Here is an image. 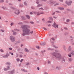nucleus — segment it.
<instances>
[{
	"instance_id": "nucleus-1",
	"label": "nucleus",
	"mask_w": 74,
	"mask_h": 74,
	"mask_svg": "<svg viewBox=\"0 0 74 74\" xmlns=\"http://www.w3.org/2000/svg\"><path fill=\"white\" fill-rule=\"evenodd\" d=\"M22 28L23 29V35L24 36L25 34L29 35L31 34H33V31H30V30L28 29V28H30V27L29 26L27 25H23L22 26Z\"/></svg>"
},
{
	"instance_id": "nucleus-2",
	"label": "nucleus",
	"mask_w": 74,
	"mask_h": 74,
	"mask_svg": "<svg viewBox=\"0 0 74 74\" xmlns=\"http://www.w3.org/2000/svg\"><path fill=\"white\" fill-rule=\"evenodd\" d=\"M53 55L55 56L56 58L58 59H60L61 58V55L59 53H54L53 54Z\"/></svg>"
},
{
	"instance_id": "nucleus-3",
	"label": "nucleus",
	"mask_w": 74,
	"mask_h": 74,
	"mask_svg": "<svg viewBox=\"0 0 74 74\" xmlns=\"http://www.w3.org/2000/svg\"><path fill=\"white\" fill-rule=\"evenodd\" d=\"M68 51H72L71 52V54L72 56H73L74 55V51L72 50V49H71V46H69V48L68 49Z\"/></svg>"
},
{
	"instance_id": "nucleus-4",
	"label": "nucleus",
	"mask_w": 74,
	"mask_h": 74,
	"mask_svg": "<svg viewBox=\"0 0 74 74\" xmlns=\"http://www.w3.org/2000/svg\"><path fill=\"white\" fill-rule=\"evenodd\" d=\"M10 39L12 42H13L15 41V38L12 36H10Z\"/></svg>"
},
{
	"instance_id": "nucleus-5",
	"label": "nucleus",
	"mask_w": 74,
	"mask_h": 74,
	"mask_svg": "<svg viewBox=\"0 0 74 74\" xmlns=\"http://www.w3.org/2000/svg\"><path fill=\"white\" fill-rule=\"evenodd\" d=\"M15 14H19L20 12L18 10H16L14 12Z\"/></svg>"
},
{
	"instance_id": "nucleus-6",
	"label": "nucleus",
	"mask_w": 74,
	"mask_h": 74,
	"mask_svg": "<svg viewBox=\"0 0 74 74\" xmlns=\"http://www.w3.org/2000/svg\"><path fill=\"white\" fill-rule=\"evenodd\" d=\"M66 3L68 5H70L71 4V3H72V2L71 1H70V2L66 1Z\"/></svg>"
},
{
	"instance_id": "nucleus-7",
	"label": "nucleus",
	"mask_w": 74,
	"mask_h": 74,
	"mask_svg": "<svg viewBox=\"0 0 74 74\" xmlns=\"http://www.w3.org/2000/svg\"><path fill=\"white\" fill-rule=\"evenodd\" d=\"M44 14L43 12H42V13H40L39 12H38V14H37V16H39L40 15V14Z\"/></svg>"
},
{
	"instance_id": "nucleus-8",
	"label": "nucleus",
	"mask_w": 74,
	"mask_h": 74,
	"mask_svg": "<svg viewBox=\"0 0 74 74\" xmlns=\"http://www.w3.org/2000/svg\"><path fill=\"white\" fill-rule=\"evenodd\" d=\"M9 69H10L9 66H8V67H7V69H6V68H5V69H4V70L5 71H6L7 70Z\"/></svg>"
},
{
	"instance_id": "nucleus-9",
	"label": "nucleus",
	"mask_w": 74,
	"mask_h": 74,
	"mask_svg": "<svg viewBox=\"0 0 74 74\" xmlns=\"http://www.w3.org/2000/svg\"><path fill=\"white\" fill-rule=\"evenodd\" d=\"M69 62H72L73 60V59L72 58H70L69 59Z\"/></svg>"
},
{
	"instance_id": "nucleus-10",
	"label": "nucleus",
	"mask_w": 74,
	"mask_h": 74,
	"mask_svg": "<svg viewBox=\"0 0 74 74\" xmlns=\"http://www.w3.org/2000/svg\"><path fill=\"white\" fill-rule=\"evenodd\" d=\"M9 56V54H7L5 56H3L4 58H8V56Z\"/></svg>"
},
{
	"instance_id": "nucleus-11",
	"label": "nucleus",
	"mask_w": 74,
	"mask_h": 74,
	"mask_svg": "<svg viewBox=\"0 0 74 74\" xmlns=\"http://www.w3.org/2000/svg\"><path fill=\"white\" fill-rule=\"evenodd\" d=\"M56 23H54V24H53V27L56 28Z\"/></svg>"
},
{
	"instance_id": "nucleus-12",
	"label": "nucleus",
	"mask_w": 74,
	"mask_h": 74,
	"mask_svg": "<svg viewBox=\"0 0 74 74\" xmlns=\"http://www.w3.org/2000/svg\"><path fill=\"white\" fill-rule=\"evenodd\" d=\"M22 71H24L25 72H27V70H24V69H21Z\"/></svg>"
},
{
	"instance_id": "nucleus-13",
	"label": "nucleus",
	"mask_w": 74,
	"mask_h": 74,
	"mask_svg": "<svg viewBox=\"0 0 74 74\" xmlns=\"http://www.w3.org/2000/svg\"><path fill=\"white\" fill-rule=\"evenodd\" d=\"M26 16V17H27V18H28V19H29L30 18V16L29 15H27Z\"/></svg>"
},
{
	"instance_id": "nucleus-14",
	"label": "nucleus",
	"mask_w": 74,
	"mask_h": 74,
	"mask_svg": "<svg viewBox=\"0 0 74 74\" xmlns=\"http://www.w3.org/2000/svg\"><path fill=\"white\" fill-rule=\"evenodd\" d=\"M59 9H60L61 10H63L64 8H59Z\"/></svg>"
},
{
	"instance_id": "nucleus-15",
	"label": "nucleus",
	"mask_w": 74,
	"mask_h": 74,
	"mask_svg": "<svg viewBox=\"0 0 74 74\" xmlns=\"http://www.w3.org/2000/svg\"><path fill=\"white\" fill-rule=\"evenodd\" d=\"M25 52H29V50H28V49H25Z\"/></svg>"
},
{
	"instance_id": "nucleus-16",
	"label": "nucleus",
	"mask_w": 74,
	"mask_h": 74,
	"mask_svg": "<svg viewBox=\"0 0 74 74\" xmlns=\"http://www.w3.org/2000/svg\"><path fill=\"white\" fill-rule=\"evenodd\" d=\"M46 43H45L41 44V45L42 46H43L44 45H46Z\"/></svg>"
},
{
	"instance_id": "nucleus-17",
	"label": "nucleus",
	"mask_w": 74,
	"mask_h": 74,
	"mask_svg": "<svg viewBox=\"0 0 74 74\" xmlns=\"http://www.w3.org/2000/svg\"><path fill=\"white\" fill-rule=\"evenodd\" d=\"M49 19L50 20H53V19L51 17H49Z\"/></svg>"
},
{
	"instance_id": "nucleus-18",
	"label": "nucleus",
	"mask_w": 74,
	"mask_h": 74,
	"mask_svg": "<svg viewBox=\"0 0 74 74\" xmlns=\"http://www.w3.org/2000/svg\"><path fill=\"white\" fill-rule=\"evenodd\" d=\"M39 10H44V9H43V8H39Z\"/></svg>"
},
{
	"instance_id": "nucleus-19",
	"label": "nucleus",
	"mask_w": 74,
	"mask_h": 74,
	"mask_svg": "<svg viewBox=\"0 0 74 74\" xmlns=\"http://www.w3.org/2000/svg\"><path fill=\"white\" fill-rule=\"evenodd\" d=\"M14 72V70H13L12 71L11 73H10V74H12Z\"/></svg>"
},
{
	"instance_id": "nucleus-20",
	"label": "nucleus",
	"mask_w": 74,
	"mask_h": 74,
	"mask_svg": "<svg viewBox=\"0 0 74 74\" xmlns=\"http://www.w3.org/2000/svg\"><path fill=\"white\" fill-rule=\"evenodd\" d=\"M42 6V5H38L37 7H40V6Z\"/></svg>"
},
{
	"instance_id": "nucleus-21",
	"label": "nucleus",
	"mask_w": 74,
	"mask_h": 74,
	"mask_svg": "<svg viewBox=\"0 0 74 74\" xmlns=\"http://www.w3.org/2000/svg\"><path fill=\"white\" fill-rule=\"evenodd\" d=\"M16 34V32H13V34L14 35H15Z\"/></svg>"
},
{
	"instance_id": "nucleus-22",
	"label": "nucleus",
	"mask_w": 74,
	"mask_h": 74,
	"mask_svg": "<svg viewBox=\"0 0 74 74\" xmlns=\"http://www.w3.org/2000/svg\"><path fill=\"white\" fill-rule=\"evenodd\" d=\"M68 56L70 57H71L72 56L71 54H68Z\"/></svg>"
},
{
	"instance_id": "nucleus-23",
	"label": "nucleus",
	"mask_w": 74,
	"mask_h": 74,
	"mask_svg": "<svg viewBox=\"0 0 74 74\" xmlns=\"http://www.w3.org/2000/svg\"><path fill=\"white\" fill-rule=\"evenodd\" d=\"M6 64H8V65H10V63L9 62H7Z\"/></svg>"
},
{
	"instance_id": "nucleus-24",
	"label": "nucleus",
	"mask_w": 74,
	"mask_h": 74,
	"mask_svg": "<svg viewBox=\"0 0 74 74\" xmlns=\"http://www.w3.org/2000/svg\"><path fill=\"white\" fill-rule=\"evenodd\" d=\"M4 2V1L3 0H0V3H3Z\"/></svg>"
},
{
	"instance_id": "nucleus-25",
	"label": "nucleus",
	"mask_w": 74,
	"mask_h": 74,
	"mask_svg": "<svg viewBox=\"0 0 74 74\" xmlns=\"http://www.w3.org/2000/svg\"><path fill=\"white\" fill-rule=\"evenodd\" d=\"M36 47L38 49H39L40 48L39 47V46H36Z\"/></svg>"
},
{
	"instance_id": "nucleus-26",
	"label": "nucleus",
	"mask_w": 74,
	"mask_h": 74,
	"mask_svg": "<svg viewBox=\"0 0 74 74\" xmlns=\"http://www.w3.org/2000/svg\"><path fill=\"white\" fill-rule=\"evenodd\" d=\"M0 51L1 52H4L3 50H2V49H1Z\"/></svg>"
},
{
	"instance_id": "nucleus-27",
	"label": "nucleus",
	"mask_w": 74,
	"mask_h": 74,
	"mask_svg": "<svg viewBox=\"0 0 74 74\" xmlns=\"http://www.w3.org/2000/svg\"><path fill=\"white\" fill-rule=\"evenodd\" d=\"M43 29H44L46 31L47 30L46 28L45 27H43Z\"/></svg>"
},
{
	"instance_id": "nucleus-28",
	"label": "nucleus",
	"mask_w": 74,
	"mask_h": 74,
	"mask_svg": "<svg viewBox=\"0 0 74 74\" xmlns=\"http://www.w3.org/2000/svg\"><path fill=\"white\" fill-rule=\"evenodd\" d=\"M26 65H28L29 64V62H27L26 63Z\"/></svg>"
},
{
	"instance_id": "nucleus-29",
	"label": "nucleus",
	"mask_w": 74,
	"mask_h": 74,
	"mask_svg": "<svg viewBox=\"0 0 74 74\" xmlns=\"http://www.w3.org/2000/svg\"><path fill=\"white\" fill-rule=\"evenodd\" d=\"M47 23H52V22L51 21H47Z\"/></svg>"
},
{
	"instance_id": "nucleus-30",
	"label": "nucleus",
	"mask_w": 74,
	"mask_h": 74,
	"mask_svg": "<svg viewBox=\"0 0 74 74\" xmlns=\"http://www.w3.org/2000/svg\"><path fill=\"white\" fill-rule=\"evenodd\" d=\"M69 21H70L69 19H68L67 20H66V22H67V23H68L69 22Z\"/></svg>"
},
{
	"instance_id": "nucleus-31",
	"label": "nucleus",
	"mask_w": 74,
	"mask_h": 74,
	"mask_svg": "<svg viewBox=\"0 0 74 74\" xmlns=\"http://www.w3.org/2000/svg\"><path fill=\"white\" fill-rule=\"evenodd\" d=\"M64 29H65V30H67V29H68L67 28V27H64Z\"/></svg>"
},
{
	"instance_id": "nucleus-32",
	"label": "nucleus",
	"mask_w": 74,
	"mask_h": 74,
	"mask_svg": "<svg viewBox=\"0 0 74 74\" xmlns=\"http://www.w3.org/2000/svg\"><path fill=\"white\" fill-rule=\"evenodd\" d=\"M16 60H17V62L19 61V59H18V58Z\"/></svg>"
},
{
	"instance_id": "nucleus-33",
	"label": "nucleus",
	"mask_w": 74,
	"mask_h": 74,
	"mask_svg": "<svg viewBox=\"0 0 74 74\" xmlns=\"http://www.w3.org/2000/svg\"><path fill=\"white\" fill-rule=\"evenodd\" d=\"M30 23H31L32 24H34V23L33 22H32V21L30 22Z\"/></svg>"
},
{
	"instance_id": "nucleus-34",
	"label": "nucleus",
	"mask_w": 74,
	"mask_h": 74,
	"mask_svg": "<svg viewBox=\"0 0 74 74\" xmlns=\"http://www.w3.org/2000/svg\"><path fill=\"white\" fill-rule=\"evenodd\" d=\"M24 4H25V5L26 6H27V4L25 2L24 3Z\"/></svg>"
},
{
	"instance_id": "nucleus-35",
	"label": "nucleus",
	"mask_w": 74,
	"mask_h": 74,
	"mask_svg": "<svg viewBox=\"0 0 74 74\" xmlns=\"http://www.w3.org/2000/svg\"><path fill=\"white\" fill-rule=\"evenodd\" d=\"M33 14V13L32 12H30V14L32 15V14Z\"/></svg>"
},
{
	"instance_id": "nucleus-36",
	"label": "nucleus",
	"mask_w": 74,
	"mask_h": 74,
	"mask_svg": "<svg viewBox=\"0 0 74 74\" xmlns=\"http://www.w3.org/2000/svg\"><path fill=\"white\" fill-rule=\"evenodd\" d=\"M14 25V23H11L10 24V25H11V26H12V25Z\"/></svg>"
},
{
	"instance_id": "nucleus-37",
	"label": "nucleus",
	"mask_w": 74,
	"mask_h": 74,
	"mask_svg": "<svg viewBox=\"0 0 74 74\" xmlns=\"http://www.w3.org/2000/svg\"><path fill=\"white\" fill-rule=\"evenodd\" d=\"M34 13L35 14H37V13L36 12H34Z\"/></svg>"
},
{
	"instance_id": "nucleus-38",
	"label": "nucleus",
	"mask_w": 74,
	"mask_h": 74,
	"mask_svg": "<svg viewBox=\"0 0 74 74\" xmlns=\"http://www.w3.org/2000/svg\"><path fill=\"white\" fill-rule=\"evenodd\" d=\"M37 69L38 70H40V68H39V67H38L37 68Z\"/></svg>"
},
{
	"instance_id": "nucleus-39",
	"label": "nucleus",
	"mask_w": 74,
	"mask_h": 74,
	"mask_svg": "<svg viewBox=\"0 0 74 74\" xmlns=\"http://www.w3.org/2000/svg\"><path fill=\"white\" fill-rule=\"evenodd\" d=\"M9 49H10V50H12V48H9Z\"/></svg>"
},
{
	"instance_id": "nucleus-40",
	"label": "nucleus",
	"mask_w": 74,
	"mask_h": 74,
	"mask_svg": "<svg viewBox=\"0 0 74 74\" xmlns=\"http://www.w3.org/2000/svg\"><path fill=\"white\" fill-rule=\"evenodd\" d=\"M53 18L55 19H56V18H57V17L56 16H53Z\"/></svg>"
},
{
	"instance_id": "nucleus-41",
	"label": "nucleus",
	"mask_w": 74,
	"mask_h": 74,
	"mask_svg": "<svg viewBox=\"0 0 74 74\" xmlns=\"http://www.w3.org/2000/svg\"><path fill=\"white\" fill-rule=\"evenodd\" d=\"M54 47L56 48H58V47H56L55 46H54Z\"/></svg>"
},
{
	"instance_id": "nucleus-42",
	"label": "nucleus",
	"mask_w": 74,
	"mask_h": 74,
	"mask_svg": "<svg viewBox=\"0 0 74 74\" xmlns=\"http://www.w3.org/2000/svg\"><path fill=\"white\" fill-rule=\"evenodd\" d=\"M51 39H52V40H54V38H51Z\"/></svg>"
},
{
	"instance_id": "nucleus-43",
	"label": "nucleus",
	"mask_w": 74,
	"mask_h": 74,
	"mask_svg": "<svg viewBox=\"0 0 74 74\" xmlns=\"http://www.w3.org/2000/svg\"><path fill=\"white\" fill-rule=\"evenodd\" d=\"M23 59H22V60H21L20 61L21 62H22L23 61Z\"/></svg>"
},
{
	"instance_id": "nucleus-44",
	"label": "nucleus",
	"mask_w": 74,
	"mask_h": 74,
	"mask_svg": "<svg viewBox=\"0 0 74 74\" xmlns=\"http://www.w3.org/2000/svg\"><path fill=\"white\" fill-rule=\"evenodd\" d=\"M48 50H52V49H50V48L48 49Z\"/></svg>"
},
{
	"instance_id": "nucleus-45",
	"label": "nucleus",
	"mask_w": 74,
	"mask_h": 74,
	"mask_svg": "<svg viewBox=\"0 0 74 74\" xmlns=\"http://www.w3.org/2000/svg\"><path fill=\"white\" fill-rule=\"evenodd\" d=\"M58 25H56V27L57 28H58Z\"/></svg>"
},
{
	"instance_id": "nucleus-46",
	"label": "nucleus",
	"mask_w": 74,
	"mask_h": 74,
	"mask_svg": "<svg viewBox=\"0 0 74 74\" xmlns=\"http://www.w3.org/2000/svg\"><path fill=\"white\" fill-rule=\"evenodd\" d=\"M48 63L49 64L50 63H51V62L49 61H48Z\"/></svg>"
},
{
	"instance_id": "nucleus-47",
	"label": "nucleus",
	"mask_w": 74,
	"mask_h": 74,
	"mask_svg": "<svg viewBox=\"0 0 74 74\" xmlns=\"http://www.w3.org/2000/svg\"><path fill=\"white\" fill-rule=\"evenodd\" d=\"M36 3H37V4H39V2L38 1L36 2Z\"/></svg>"
},
{
	"instance_id": "nucleus-48",
	"label": "nucleus",
	"mask_w": 74,
	"mask_h": 74,
	"mask_svg": "<svg viewBox=\"0 0 74 74\" xmlns=\"http://www.w3.org/2000/svg\"><path fill=\"white\" fill-rule=\"evenodd\" d=\"M20 58H21L22 57V56L21 55H20Z\"/></svg>"
},
{
	"instance_id": "nucleus-49",
	"label": "nucleus",
	"mask_w": 74,
	"mask_h": 74,
	"mask_svg": "<svg viewBox=\"0 0 74 74\" xmlns=\"http://www.w3.org/2000/svg\"><path fill=\"white\" fill-rule=\"evenodd\" d=\"M14 31H17L18 29H14Z\"/></svg>"
},
{
	"instance_id": "nucleus-50",
	"label": "nucleus",
	"mask_w": 74,
	"mask_h": 74,
	"mask_svg": "<svg viewBox=\"0 0 74 74\" xmlns=\"http://www.w3.org/2000/svg\"><path fill=\"white\" fill-rule=\"evenodd\" d=\"M51 26V25H50V24H49V25H48V27H50V26Z\"/></svg>"
},
{
	"instance_id": "nucleus-51",
	"label": "nucleus",
	"mask_w": 74,
	"mask_h": 74,
	"mask_svg": "<svg viewBox=\"0 0 74 74\" xmlns=\"http://www.w3.org/2000/svg\"><path fill=\"white\" fill-rule=\"evenodd\" d=\"M11 8L12 9H14V8H13V7H11Z\"/></svg>"
},
{
	"instance_id": "nucleus-52",
	"label": "nucleus",
	"mask_w": 74,
	"mask_h": 74,
	"mask_svg": "<svg viewBox=\"0 0 74 74\" xmlns=\"http://www.w3.org/2000/svg\"><path fill=\"white\" fill-rule=\"evenodd\" d=\"M45 74H48V73H47L46 72H45Z\"/></svg>"
},
{
	"instance_id": "nucleus-53",
	"label": "nucleus",
	"mask_w": 74,
	"mask_h": 74,
	"mask_svg": "<svg viewBox=\"0 0 74 74\" xmlns=\"http://www.w3.org/2000/svg\"><path fill=\"white\" fill-rule=\"evenodd\" d=\"M71 23L72 24H73L74 23L73 22H72Z\"/></svg>"
},
{
	"instance_id": "nucleus-54",
	"label": "nucleus",
	"mask_w": 74,
	"mask_h": 74,
	"mask_svg": "<svg viewBox=\"0 0 74 74\" xmlns=\"http://www.w3.org/2000/svg\"><path fill=\"white\" fill-rule=\"evenodd\" d=\"M1 31L3 32H4V31L3 30H1Z\"/></svg>"
},
{
	"instance_id": "nucleus-55",
	"label": "nucleus",
	"mask_w": 74,
	"mask_h": 74,
	"mask_svg": "<svg viewBox=\"0 0 74 74\" xmlns=\"http://www.w3.org/2000/svg\"><path fill=\"white\" fill-rule=\"evenodd\" d=\"M32 9H34V8H33V7H32Z\"/></svg>"
},
{
	"instance_id": "nucleus-56",
	"label": "nucleus",
	"mask_w": 74,
	"mask_h": 74,
	"mask_svg": "<svg viewBox=\"0 0 74 74\" xmlns=\"http://www.w3.org/2000/svg\"><path fill=\"white\" fill-rule=\"evenodd\" d=\"M11 55H13V53H11Z\"/></svg>"
},
{
	"instance_id": "nucleus-57",
	"label": "nucleus",
	"mask_w": 74,
	"mask_h": 74,
	"mask_svg": "<svg viewBox=\"0 0 74 74\" xmlns=\"http://www.w3.org/2000/svg\"><path fill=\"white\" fill-rule=\"evenodd\" d=\"M67 11H69L70 10L69 9H67Z\"/></svg>"
},
{
	"instance_id": "nucleus-58",
	"label": "nucleus",
	"mask_w": 74,
	"mask_h": 74,
	"mask_svg": "<svg viewBox=\"0 0 74 74\" xmlns=\"http://www.w3.org/2000/svg\"><path fill=\"white\" fill-rule=\"evenodd\" d=\"M56 12H58V13H60V12H59V11H57Z\"/></svg>"
},
{
	"instance_id": "nucleus-59",
	"label": "nucleus",
	"mask_w": 74,
	"mask_h": 74,
	"mask_svg": "<svg viewBox=\"0 0 74 74\" xmlns=\"http://www.w3.org/2000/svg\"><path fill=\"white\" fill-rule=\"evenodd\" d=\"M55 12L53 13V15L55 14Z\"/></svg>"
},
{
	"instance_id": "nucleus-60",
	"label": "nucleus",
	"mask_w": 74,
	"mask_h": 74,
	"mask_svg": "<svg viewBox=\"0 0 74 74\" xmlns=\"http://www.w3.org/2000/svg\"><path fill=\"white\" fill-rule=\"evenodd\" d=\"M56 68H57V69H58V67H56Z\"/></svg>"
},
{
	"instance_id": "nucleus-61",
	"label": "nucleus",
	"mask_w": 74,
	"mask_h": 74,
	"mask_svg": "<svg viewBox=\"0 0 74 74\" xmlns=\"http://www.w3.org/2000/svg\"><path fill=\"white\" fill-rule=\"evenodd\" d=\"M44 20V18H43V19H42V20Z\"/></svg>"
},
{
	"instance_id": "nucleus-62",
	"label": "nucleus",
	"mask_w": 74,
	"mask_h": 74,
	"mask_svg": "<svg viewBox=\"0 0 74 74\" xmlns=\"http://www.w3.org/2000/svg\"><path fill=\"white\" fill-rule=\"evenodd\" d=\"M23 45H21V47H22Z\"/></svg>"
},
{
	"instance_id": "nucleus-63",
	"label": "nucleus",
	"mask_w": 74,
	"mask_h": 74,
	"mask_svg": "<svg viewBox=\"0 0 74 74\" xmlns=\"http://www.w3.org/2000/svg\"><path fill=\"white\" fill-rule=\"evenodd\" d=\"M21 24V23H18V24Z\"/></svg>"
},
{
	"instance_id": "nucleus-64",
	"label": "nucleus",
	"mask_w": 74,
	"mask_h": 74,
	"mask_svg": "<svg viewBox=\"0 0 74 74\" xmlns=\"http://www.w3.org/2000/svg\"><path fill=\"white\" fill-rule=\"evenodd\" d=\"M12 32H14V31L13 30H12Z\"/></svg>"
}]
</instances>
